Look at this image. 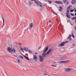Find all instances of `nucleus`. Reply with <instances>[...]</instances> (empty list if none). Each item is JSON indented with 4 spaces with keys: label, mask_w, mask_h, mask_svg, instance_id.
Returning a JSON list of instances; mask_svg holds the SVG:
<instances>
[{
    "label": "nucleus",
    "mask_w": 76,
    "mask_h": 76,
    "mask_svg": "<svg viewBox=\"0 0 76 76\" xmlns=\"http://www.w3.org/2000/svg\"><path fill=\"white\" fill-rule=\"evenodd\" d=\"M48 48H49L48 46L46 47L45 49V50L43 51L44 53L42 54V58H45V57L46 55H49V54H50L52 51V48H50L48 50ZM47 52L45 54V53L46 52H47Z\"/></svg>",
    "instance_id": "obj_1"
},
{
    "label": "nucleus",
    "mask_w": 76,
    "mask_h": 76,
    "mask_svg": "<svg viewBox=\"0 0 76 76\" xmlns=\"http://www.w3.org/2000/svg\"><path fill=\"white\" fill-rule=\"evenodd\" d=\"M7 50L9 52H10V53H12V52H13V53H15V49H12L9 47L8 48Z\"/></svg>",
    "instance_id": "obj_2"
},
{
    "label": "nucleus",
    "mask_w": 76,
    "mask_h": 76,
    "mask_svg": "<svg viewBox=\"0 0 76 76\" xmlns=\"http://www.w3.org/2000/svg\"><path fill=\"white\" fill-rule=\"evenodd\" d=\"M35 3L37 4V6H39L40 7H42V5L41 3V2L40 1H35Z\"/></svg>",
    "instance_id": "obj_3"
},
{
    "label": "nucleus",
    "mask_w": 76,
    "mask_h": 76,
    "mask_svg": "<svg viewBox=\"0 0 76 76\" xmlns=\"http://www.w3.org/2000/svg\"><path fill=\"white\" fill-rule=\"evenodd\" d=\"M68 42V41H66L65 42H63L61 43L60 44L58 45V47H63V46H64V44H66V43H67Z\"/></svg>",
    "instance_id": "obj_4"
},
{
    "label": "nucleus",
    "mask_w": 76,
    "mask_h": 76,
    "mask_svg": "<svg viewBox=\"0 0 76 76\" xmlns=\"http://www.w3.org/2000/svg\"><path fill=\"white\" fill-rule=\"evenodd\" d=\"M68 13H69V10H67L66 13V16L68 18H69V19H70V14Z\"/></svg>",
    "instance_id": "obj_5"
},
{
    "label": "nucleus",
    "mask_w": 76,
    "mask_h": 76,
    "mask_svg": "<svg viewBox=\"0 0 76 76\" xmlns=\"http://www.w3.org/2000/svg\"><path fill=\"white\" fill-rule=\"evenodd\" d=\"M65 70L66 72H71V71H73V69L69 68H66L65 69Z\"/></svg>",
    "instance_id": "obj_6"
},
{
    "label": "nucleus",
    "mask_w": 76,
    "mask_h": 76,
    "mask_svg": "<svg viewBox=\"0 0 76 76\" xmlns=\"http://www.w3.org/2000/svg\"><path fill=\"white\" fill-rule=\"evenodd\" d=\"M39 60L40 62H42L44 61L43 58L42 57V56H39Z\"/></svg>",
    "instance_id": "obj_7"
},
{
    "label": "nucleus",
    "mask_w": 76,
    "mask_h": 76,
    "mask_svg": "<svg viewBox=\"0 0 76 76\" xmlns=\"http://www.w3.org/2000/svg\"><path fill=\"white\" fill-rule=\"evenodd\" d=\"M2 19L3 20V23L2 26V28H3V27L4 25V18H3V17H2Z\"/></svg>",
    "instance_id": "obj_8"
},
{
    "label": "nucleus",
    "mask_w": 76,
    "mask_h": 76,
    "mask_svg": "<svg viewBox=\"0 0 76 76\" xmlns=\"http://www.w3.org/2000/svg\"><path fill=\"white\" fill-rule=\"evenodd\" d=\"M33 59L35 60V61H37L38 60L37 56L36 55H34L33 57Z\"/></svg>",
    "instance_id": "obj_9"
},
{
    "label": "nucleus",
    "mask_w": 76,
    "mask_h": 76,
    "mask_svg": "<svg viewBox=\"0 0 76 76\" xmlns=\"http://www.w3.org/2000/svg\"><path fill=\"white\" fill-rule=\"evenodd\" d=\"M56 3L57 4H63V2L62 1H56Z\"/></svg>",
    "instance_id": "obj_10"
},
{
    "label": "nucleus",
    "mask_w": 76,
    "mask_h": 76,
    "mask_svg": "<svg viewBox=\"0 0 76 76\" xmlns=\"http://www.w3.org/2000/svg\"><path fill=\"white\" fill-rule=\"evenodd\" d=\"M32 28H33V23H31L30 25L29 29H32Z\"/></svg>",
    "instance_id": "obj_11"
},
{
    "label": "nucleus",
    "mask_w": 76,
    "mask_h": 76,
    "mask_svg": "<svg viewBox=\"0 0 76 76\" xmlns=\"http://www.w3.org/2000/svg\"><path fill=\"white\" fill-rule=\"evenodd\" d=\"M24 50L25 51H28L29 49L28 48H23Z\"/></svg>",
    "instance_id": "obj_12"
},
{
    "label": "nucleus",
    "mask_w": 76,
    "mask_h": 76,
    "mask_svg": "<svg viewBox=\"0 0 76 76\" xmlns=\"http://www.w3.org/2000/svg\"><path fill=\"white\" fill-rule=\"evenodd\" d=\"M69 61V60L68 61H62V64H64V63H67Z\"/></svg>",
    "instance_id": "obj_13"
},
{
    "label": "nucleus",
    "mask_w": 76,
    "mask_h": 76,
    "mask_svg": "<svg viewBox=\"0 0 76 76\" xmlns=\"http://www.w3.org/2000/svg\"><path fill=\"white\" fill-rule=\"evenodd\" d=\"M76 0H72V1H71V3L72 4H75L76 3Z\"/></svg>",
    "instance_id": "obj_14"
},
{
    "label": "nucleus",
    "mask_w": 76,
    "mask_h": 76,
    "mask_svg": "<svg viewBox=\"0 0 76 76\" xmlns=\"http://www.w3.org/2000/svg\"><path fill=\"white\" fill-rule=\"evenodd\" d=\"M24 57L28 60H29V58L28 57H26V56H25V55H24Z\"/></svg>",
    "instance_id": "obj_15"
},
{
    "label": "nucleus",
    "mask_w": 76,
    "mask_h": 76,
    "mask_svg": "<svg viewBox=\"0 0 76 76\" xmlns=\"http://www.w3.org/2000/svg\"><path fill=\"white\" fill-rule=\"evenodd\" d=\"M64 3H66V4H69V1H67V0H65V1H64Z\"/></svg>",
    "instance_id": "obj_16"
},
{
    "label": "nucleus",
    "mask_w": 76,
    "mask_h": 76,
    "mask_svg": "<svg viewBox=\"0 0 76 76\" xmlns=\"http://www.w3.org/2000/svg\"><path fill=\"white\" fill-rule=\"evenodd\" d=\"M20 50L22 51V52H23V53H24V50H23V49L22 48H21L20 49Z\"/></svg>",
    "instance_id": "obj_17"
},
{
    "label": "nucleus",
    "mask_w": 76,
    "mask_h": 76,
    "mask_svg": "<svg viewBox=\"0 0 76 76\" xmlns=\"http://www.w3.org/2000/svg\"><path fill=\"white\" fill-rule=\"evenodd\" d=\"M61 60H64L66 59V58H64V57H63L62 58H61Z\"/></svg>",
    "instance_id": "obj_18"
},
{
    "label": "nucleus",
    "mask_w": 76,
    "mask_h": 76,
    "mask_svg": "<svg viewBox=\"0 0 76 76\" xmlns=\"http://www.w3.org/2000/svg\"><path fill=\"white\" fill-rule=\"evenodd\" d=\"M71 7H72V5H69L67 8V10L69 9Z\"/></svg>",
    "instance_id": "obj_19"
},
{
    "label": "nucleus",
    "mask_w": 76,
    "mask_h": 76,
    "mask_svg": "<svg viewBox=\"0 0 76 76\" xmlns=\"http://www.w3.org/2000/svg\"><path fill=\"white\" fill-rule=\"evenodd\" d=\"M28 52L30 54H31L32 53V51H31V50H28Z\"/></svg>",
    "instance_id": "obj_20"
},
{
    "label": "nucleus",
    "mask_w": 76,
    "mask_h": 76,
    "mask_svg": "<svg viewBox=\"0 0 76 76\" xmlns=\"http://www.w3.org/2000/svg\"><path fill=\"white\" fill-rule=\"evenodd\" d=\"M71 37H72V35H69V37H68V39H69Z\"/></svg>",
    "instance_id": "obj_21"
},
{
    "label": "nucleus",
    "mask_w": 76,
    "mask_h": 76,
    "mask_svg": "<svg viewBox=\"0 0 76 76\" xmlns=\"http://www.w3.org/2000/svg\"><path fill=\"white\" fill-rule=\"evenodd\" d=\"M71 35L73 38H75V36H74V34L73 33H72Z\"/></svg>",
    "instance_id": "obj_22"
},
{
    "label": "nucleus",
    "mask_w": 76,
    "mask_h": 76,
    "mask_svg": "<svg viewBox=\"0 0 76 76\" xmlns=\"http://www.w3.org/2000/svg\"><path fill=\"white\" fill-rule=\"evenodd\" d=\"M48 1L49 4H51V3H52V2L51 1Z\"/></svg>",
    "instance_id": "obj_23"
},
{
    "label": "nucleus",
    "mask_w": 76,
    "mask_h": 76,
    "mask_svg": "<svg viewBox=\"0 0 76 76\" xmlns=\"http://www.w3.org/2000/svg\"><path fill=\"white\" fill-rule=\"evenodd\" d=\"M74 11V9L71 10H70V12H73Z\"/></svg>",
    "instance_id": "obj_24"
},
{
    "label": "nucleus",
    "mask_w": 76,
    "mask_h": 76,
    "mask_svg": "<svg viewBox=\"0 0 76 76\" xmlns=\"http://www.w3.org/2000/svg\"><path fill=\"white\" fill-rule=\"evenodd\" d=\"M75 17H73L72 18V20H75Z\"/></svg>",
    "instance_id": "obj_25"
},
{
    "label": "nucleus",
    "mask_w": 76,
    "mask_h": 76,
    "mask_svg": "<svg viewBox=\"0 0 76 76\" xmlns=\"http://www.w3.org/2000/svg\"><path fill=\"white\" fill-rule=\"evenodd\" d=\"M71 16H74V14H73L72 13H71Z\"/></svg>",
    "instance_id": "obj_26"
},
{
    "label": "nucleus",
    "mask_w": 76,
    "mask_h": 76,
    "mask_svg": "<svg viewBox=\"0 0 76 76\" xmlns=\"http://www.w3.org/2000/svg\"><path fill=\"white\" fill-rule=\"evenodd\" d=\"M59 9H62L63 10V7H59Z\"/></svg>",
    "instance_id": "obj_27"
},
{
    "label": "nucleus",
    "mask_w": 76,
    "mask_h": 76,
    "mask_svg": "<svg viewBox=\"0 0 76 76\" xmlns=\"http://www.w3.org/2000/svg\"><path fill=\"white\" fill-rule=\"evenodd\" d=\"M19 57H20V58H23V57L22 56H20Z\"/></svg>",
    "instance_id": "obj_28"
},
{
    "label": "nucleus",
    "mask_w": 76,
    "mask_h": 76,
    "mask_svg": "<svg viewBox=\"0 0 76 76\" xmlns=\"http://www.w3.org/2000/svg\"><path fill=\"white\" fill-rule=\"evenodd\" d=\"M60 64H63V61H61L59 62Z\"/></svg>",
    "instance_id": "obj_29"
},
{
    "label": "nucleus",
    "mask_w": 76,
    "mask_h": 76,
    "mask_svg": "<svg viewBox=\"0 0 76 76\" xmlns=\"http://www.w3.org/2000/svg\"><path fill=\"white\" fill-rule=\"evenodd\" d=\"M62 10H63L61 9H60L59 10V11L60 12H61V11H62Z\"/></svg>",
    "instance_id": "obj_30"
},
{
    "label": "nucleus",
    "mask_w": 76,
    "mask_h": 76,
    "mask_svg": "<svg viewBox=\"0 0 76 76\" xmlns=\"http://www.w3.org/2000/svg\"><path fill=\"white\" fill-rule=\"evenodd\" d=\"M18 63H20V60H19V59H18Z\"/></svg>",
    "instance_id": "obj_31"
},
{
    "label": "nucleus",
    "mask_w": 76,
    "mask_h": 76,
    "mask_svg": "<svg viewBox=\"0 0 76 76\" xmlns=\"http://www.w3.org/2000/svg\"><path fill=\"white\" fill-rule=\"evenodd\" d=\"M70 24H71V25H72V26H73V23H71L70 22Z\"/></svg>",
    "instance_id": "obj_32"
},
{
    "label": "nucleus",
    "mask_w": 76,
    "mask_h": 76,
    "mask_svg": "<svg viewBox=\"0 0 76 76\" xmlns=\"http://www.w3.org/2000/svg\"><path fill=\"white\" fill-rule=\"evenodd\" d=\"M73 70H76V68H74V69Z\"/></svg>",
    "instance_id": "obj_33"
},
{
    "label": "nucleus",
    "mask_w": 76,
    "mask_h": 76,
    "mask_svg": "<svg viewBox=\"0 0 76 76\" xmlns=\"http://www.w3.org/2000/svg\"><path fill=\"white\" fill-rule=\"evenodd\" d=\"M72 45L73 46H74V45H75V43H73L72 44Z\"/></svg>",
    "instance_id": "obj_34"
},
{
    "label": "nucleus",
    "mask_w": 76,
    "mask_h": 76,
    "mask_svg": "<svg viewBox=\"0 0 76 76\" xmlns=\"http://www.w3.org/2000/svg\"><path fill=\"white\" fill-rule=\"evenodd\" d=\"M46 75H47V74H45V73H44V74L43 76H46Z\"/></svg>",
    "instance_id": "obj_35"
},
{
    "label": "nucleus",
    "mask_w": 76,
    "mask_h": 76,
    "mask_svg": "<svg viewBox=\"0 0 76 76\" xmlns=\"http://www.w3.org/2000/svg\"><path fill=\"white\" fill-rule=\"evenodd\" d=\"M41 46L39 47V49H40V48H41Z\"/></svg>",
    "instance_id": "obj_36"
},
{
    "label": "nucleus",
    "mask_w": 76,
    "mask_h": 76,
    "mask_svg": "<svg viewBox=\"0 0 76 76\" xmlns=\"http://www.w3.org/2000/svg\"><path fill=\"white\" fill-rule=\"evenodd\" d=\"M13 56H14V57H17V56L15 55H13Z\"/></svg>",
    "instance_id": "obj_37"
},
{
    "label": "nucleus",
    "mask_w": 76,
    "mask_h": 76,
    "mask_svg": "<svg viewBox=\"0 0 76 76\" xmlns=\"http://www.w3.org/2000/svg\"><path fill=\"white\" fill-rule=\"evenodd\" d=\"M46 75L49 76H50V75L48 74H46Z\"/></svg>",
    "instance_id": "obj_38"
},
{
    "label": "nucleus",
    "mask_w": 76,
    "mask_h": 76,
    "mask_svg": "<svg viewBox=\"0 0 76 76\" xmlns=\"http://www.w3.org/2000/svg\"><path fill=\"white\" fill-rule=\"evenodd\" d=\"M69 21H70L69 20H67V22H68V23H69Z\"/></svg>",
    "instance_id": "obj_39"
},
{
    "label": "nucleus",
    "mask_w": 76,
    "mask_h": 76,
    "mask_svg": "<svg viewBox=\"0 0 76 76\" xmlns=\"http://www.w3.org/2000/svg\"><path fill=\"white\" fill-rule=\"evenodd\" d=\"M29 29V27L27 28L26 29V30H28Z\"/></svg>",
    "instance_id": "obj_40"
},
{
    "label": "nucleus",
    "mask_w": 76,
    "mask_h": 76,
    "mask_svg": "<svg viewBox=\"0 0 76 76\" xmlns=\"http://www.w3.org/2000/svg\"><path fill=\"white\" fill-rule=\"evenodd\" d=\"M32 1H37V0H31Z\"/></svg>",
    "instance_id": "obj_41"
},
{
    "label": "nucleus",
    "mask_w": 76,
    "mask_h": 76,
    "mask_svg": "<svg viewBox=\"0 0 76 76\" xmlns=\"http://www.w3.org/2000/svg\"><path fill=\"white\" fill-rule=\"evenodd\" d=\"M49 22H50V23H51V21H50V20H49Z\"/></svg>",
    "instance_id": "obj_42"
},
{
    "label": "nucleus",
    "mask_w": 76,
    "mask_h": 76,
    "mask_svg": "<svg viewBox=\"0 0 76 76\" xmlns=\"http://www.w3.org/2000/svg\"><path fill=\"white\" fill-rule=\"evenodd\" d=\"M52 66H53V67H54V65H52Z\"/></svg>",
    "instance_id": "obj_43"
},
{
    "label": "nucleus",
    "mask_w": 76,
    "mask_h": 76,
    "mask_svg": "<svg viewBox=\"0 0 76 76\" xmlns=\"http://www.w3.org/2000/svg\"><path fill=\"white\" fill-rule=\"evenodd\" d=\"M35 54H37V53H35Z\"/></svg>",
    "instance_id": "obj_44"
},
{
    "label": "nucleus",
    "mask_w": 76,
    "mask_h": 76,
    "mask_svg": "<svg viewBox=\"0 0 76 76\" xmlns=\"http://www.w3.org/2000/svg\"><path fill=\"white\" fill-rule=\"evenodd\" d=\"M75 16H76V13H75Z\"/></svg>",
    "instance_id": "obj_45"
},
{
    "label": "nucleus",
    "mask_w": 76,
    "mask_h": 76,
    "mask_svg": "<svg viewBox=\"0 0 76 76\" xmlns=\"http://www.w3.org/2000/svg\"><path fill=\"white\" fill-rule=\"evenodd\" d=\"M74 17L75 18V19H76V17Z\"/></svg>",
    "instance_id": "obj_46"
},
{
    "label": "nucleus",
    "mask_w": 76,
    "mask_h": 76,
    "mask_svg": "<svg viewBox=\"0 0 76 76\" xmlns=\"http://www.w3.org/2000/svg\"><path fill=\"white\" fill-rule=\"evenodd\" d=\"M75 22L76 23V20H75Z\"/></svg>",
    "instance_id": "obj_47"
},
{
    "label": "nucleus",
    "mask_w": 76,
    "mask_h": 76,
    "mask_svg": "<svg viewBox=\"0 0 76 76\" xmlns=\"http://www.w3.org/2000/svg\"><path fill=\"white\" fill-rule=\"evenodd\" d=\"M56 65L54 66H55V67H56Z\"/></svg>",
    "instance_id": "obj_48"
},
{
    "label": "nucleus",
    "mask_w": 76,
    "mask_h": 76,
    "mask_svg": "<svg viewBox=\"0 0 76 76\" xmlns=\"http://www.w3.org/2000/svg\"><path fill=\"white\" fill-rule=\"evenodd\" d=\"M76 3V1H75V3Z\"/></svg>",
    "instance_id": "obj_49"
}]
</instances>
